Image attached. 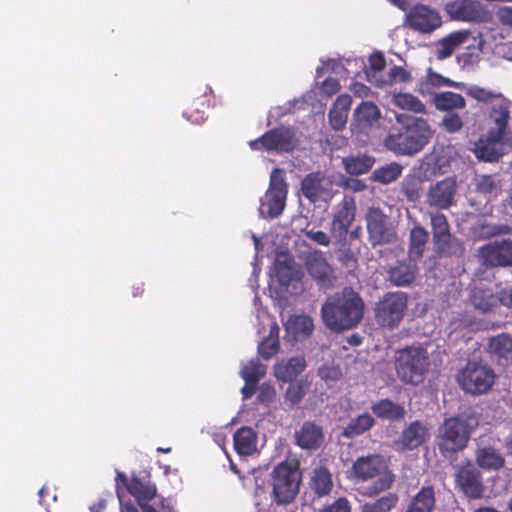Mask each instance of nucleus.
<instances>
[{
  "mask_svg": "<svg viewBox=\"0 0 512 512\" xmlns=\"http://www.w3.org/2000/svg\"><path fill=\"white\" fill-rule=\"evenodd\" d=\"M363 301L352 290L329 297L323 304L321 315L325 325L340 331L354 327L363 316Z\"/></svg>",
  "mask_w": 512,
  "mask_h": 512,
  "instance_id": "nucleus-1",
  "label": "nucleus"
},
{
  "mask_svg": "<svg viewBox=\"0 0 512 512\" xmlns=\"http://www.w3.org/2000/svg\"><path fill=\"white\" fill-rule=\"evenodd\" d=\"M351 477L357 482L372 481L364 490V495L370 497L391 488L395 480L386 458L379 454L357 458L352 465Z\"/></svg>",
  "mask_w": 512,
  "mask_h": 512,
  "instance_id": "nucleus-2",
  "label": "nucleus"
},
{
  "mask_svg": "<svg viewBox=\"0 0 512 512\" xmlns=\"http://www.w3.org/2000/svg\"><path fill=\"white\" fill-rule=\"evenodd\" d=\"M116 481V493L120 503L126 505L124 501V487L127 492L135 498V501L143 512H177L166 499L157 496V489L150 481H142L136 477L128 480L125 474L118 472ZM127 504H131L127 502Z\"/></svg>",
  "mask_w": 512,
  "mask_h": 512,
  "instance_id": "nucleus-3",
  "label": "nucleus"
},
{
  "mask_svg": "<svg viewBox=\"0 0 512 512\" xmlns=\"http://www.w3.org/2000/svg\"><path fill=\"white\" fill-rule=\"evenodd\" d=\"M478 426L473 415L448 418L440 428L438 445L443 453H454L466 447L472 431Z\"/></svg>",
  "mask_w": 512,
  "mask_h": 512,
  "instance_id": "nucleus-4",
  "label": "nucleus"
},
{
  "mask_svg": "<svg viewBox=\"0 0 512 512\" xmlns=\"http://www.w3.org/2000/svg\"><path fill=\"white\" fill-rule=\"evenodd\" d=\"M396 372L401 381L412 385L423 382L429 368L427 351L420 346H409L398 351Z\"/></svg>",
  "mask_w": 512,
  "mask_h": 512,
  "instance_id": "nucleus-5",
  "label": "nucleus"
},
{
  "mask_svg": "<svg viewBox=\"0 0 512 512\" xmlns=\"http://www.w3.org/2000/svg\"><path fill=\"white\" fill-rule=\"evenodd\" d=\"M301 474L294 461L279 463L272 472L274 499L278 504L291 502L299 491Z\"/></svg>",
  "mask_w": 512,
  "mask_h": 512,
  "instance_id": "nucleus-6",
  "label": "nucleus"
},
{
  "mask_svg": "<svg viewBox=\"0 0 512 512\" xmlns=\"http://www.w3.org/2000/svg\"><path fill=\"white\" fill-rule=\"evenodd\" d=\"M431 136L432 130L428 123L422 118H417L405 136L396 137L389 134L386 145L399 154L412 155L419 152L429 142Z\"/></svg>",
  "mask_w": 512,
  "mask_h": 512,
  "instance_id": "nucleus-7",
  "label": "nucleus"
},
{
  "mask_svg": "<svg viewBox=\"0 0 512 512\" xmlns=\"http://www.w3.org/2000/svg\"><path fill=\"white\" fill-rule=\"evenodd\" d=\"M287 193L285 172L278 168L273 169L270 174L269 187L260 199V215L264 218L278 217L285 208Z\"/></svg>",
  "mask_w": 512,
  "mask_h": 512,
  "instance_id": "nucleus-8",
  "label": "nucleus"
},
{
  "mask_svg": "<svg viewBox=\"0 0 512 512\" xmlns=\"http://www.w3.org/2000/svg\"><path fill=\"white\" fill-rule=\"evenodd\" d=\"M298 143L299 139L293 127L280 126L267 131L255 140H251L249 146L252 150L285 153L295 149Z\"/></svg>",
  "mask_w": 512,
  "mask_h": 512,
  "instance_id": "nucleus-9",
  "label": "nucleus"
},
{
  "mask_svg": "<svg viewBox=\"0 0 512 512\" xmlns=\"http://www.w3.org/2000/svg\"><path fill=\"white\" fill-rule=\"evenodd\" d=\"M493 370L480 362L470 361L460 371L457 381L460 387L471 394H481L491 388L494 383Z\"/></svg>",
  "mask_w": 512,
  "mask_h": 512,
  "instance_id": "nucleus-10",
  "label": "nucleus"
},
{
  "mask_svg": "<svg viewBox=\"0 0 512 512\" xmlns=\"http://www.w3.org/2000/svg\"><path fill=\"white\" fill-rule=\"evenodd\" d=\"M408 298L404 292H389L377 303L375 318L384 327L395 328L399 325L407 309Z\"/></svg>",
  "mask_w": 512,
  "mask_h": 512,
  "instance_id": "nucleus-11",
  "label": "nucleus"
},
{
  "mask_svg": "<svg viewBox=\"0 0 512 512\" xmlns=\"http://www.w3.org/2000/svg\"><path fill=\"white\" fill-rule=\"evenodd\" d=\"M381 118L379 107L371 101H362L353 111L350 131L359 143H366Z\"/></svg>",
  "mask_w": 512,
  "mask_h": 512,
  "instance_id": "nucleus-12",
  "label": "nucleus"
},
{
  "mask_svg": "<svg viewBox=\"0 0 512 512\" xmlns=\"http://www.w3.org/2000/svg\"><path fill=\"white\" fill-rule=\"evenodd\" d=\"M270 277L272 281L277 280L280 286L292 295H298L304 290L303 273L287 255L277 257Z\"/></svg>",
  "mask_w": 512,
  "mask_h": 512,
  "instance_id": "nucleus-13",
  "label": "nucleus"
},
{
  "mask_svg": "<svg viewBox=\"0 0 512 512\" xmlns=\"http://www.w3.org/2000/svg\"><path fill=\"white\" fill-rule=\"evenodd\" d=\"M254 307L256 310V318L258 321V333H262L268 328L269 334L259 343L258 352L264 359L273 357L279 349V327L272 317L267 313L259 301V297H254Z\"/></svg>",
  "mask_w": 512,
  "mask_h": 512,
  "instance_id": "nucleus-14",
  "label": "nucleus"
},
{
  "mask_svg": "<svg viewBox=\"0 0 512 512\" xmlns=\"http://www.w3.org/2000/svg\"><path fill=\"white\" fill-rule=\"evenodd\" d=\"M433 239L437 251L443 255H461L464 251L461 241L453 238L449 231V224L444 214H431Z\"/></svg>",
  "mask_w": 512,
  "mask_h": 512,
  "instance_id": "nucleus-15",
  "label": "nucleus"
},
{
  "mask_svg": "<svg viewBox=\"0 0 512 512\" xmlns=\"http://www.w3.org/2000/svg\"><path fill=\"white\" fill-rule=\"evenodd\" d=\"M301 191L312 203L328 202L334 194L332 178L320 171L310 173L302 180Z\"/></svg>",
  "mask_w": 512,
  "mask_h": 512,
  "instance_id": "nucleus-16",
  "label": "nucleus"
},
{
  "mask_svg": "<svg viewBox=\"0 0 512 512\" xmlns=\"http://www.w3.org/2000/svg\"><path fill=\"white\" fill-rule=\"evenodd\" d=\"M366 224L372 245L389 243L396 239V233L388 217L376 207L366 213Z\"/></svg>",
  "mask_w": 512,
  "mask_h": 512,
  "instance_id": "nucleus-17",
  "label": "nucleus"
},
{
  "mask_svg": "<svg viewBox=\"0 0 512 512\" xmlns=\"http://www.w3.org/2000/svg\"><path fill=\"white\" fill-rule=\"evenodd\" d=\"M504 146V135L489 129L474 142L472 151L477 159L492 163L503 156Z\"/></svg>",
  "mask_w": 512,
  "mask_h": 512,
  "instance_id": "nucleus-18",
  "label": "nucleus"
},
{
  "mask_svg": "<svg viewBox=\"0 0 512 512\" xmlns=\"http://www.w3.org/2000/svg\"><path fill=\"white\" fill-rule=\"evenodd\" d=\"M446 12L451 19L464 22H484L489 13L478 0H456L446 4Z\"/></svg>",
  "mask_w": 512,
  "mask_h": 512,
  "instance_id": "nucleus-19",
  "label": "nucleus"
},
{
  "mask_svg": "<svg viewBox=\"0 0 512 512\" xmlns=\"http://www.w3.org/2000/svg\"><path fill=\"white\" fill-rule=\"evenodd\" d=\"M479 257L486 266L504 267L512 265V240L494 241L480 247Z\"/></svg>",
  "mask_w": 512,
  "mask_h": 512,
  "instance_id": "nucleus-20",
  "label": "nucleus"
},
{
  "mask_svg": "<svg viewBox=\"0 0 512 512\" xmlns=\"http://www.w3.org/2000/svg\"><path fill=\"white\" fill-rule=\"evenodd\" d=\"M305 267L309 275L320 288L327 289L333 285V269L321 251L314 250L304 256Z\"/></svg>",
  "mask_w": 512,
  "mask_h": 512,
  "instance_id": "nucleus-21",
  "label": "nucleus"
},
{
  "mask_svg": "<svg viewBox=\"0 0 512 512\" xmlns=\"http://www.w3.org/2000/svg\"><path fill=\"white\" fill-rule=\"evenodd\" d=\"M450 156L444 149H435L426 155L418 166L417 175L423 180H431L450 170Z\"/></svg>",
  "mask_w": 512,
  "mask_h": 512,
  "instance_id": "nucleus-22",
  "label": "nucleus"
},
{
  "mask_svg": "<svg viewBox=\"0 0 512 512\" xmlns=\"http://www.w3.org/2000/svg\"><path fill=\"white\" fill-rule=\"evenodd\" d=\"M408 25L419 32L430 33L440 27L442 21L439 13L428 6L416 5L406 15Z\"/></svg>",
  "mask_w": 512,
  "mask_h": 512,
  "instance_id": "nucleus-23",
  "label": "nucleus"
},
{
  "mask_svg": "<svg viewBox=\"0 0 512 512\" xmlns=\"http://www.w3.org/2000/svg\"><path fill=\"white\" fill-rule=\"evenodd\" d=\"M457 191V184L453 178H446L432 185L427 193V203L440 209L449 208Z\"/></svg>",
  "mask_w": 512,
  "mask_h": 512,
  "instance_id": "nucleus-24",
  "label": "nucleus"
},
{
  "mask_svg": "<svg viewBox=\"0 0 512 512\" xmlns=\"http://www.w3.org/2000/svg\"><path fill=\"white\" fill-rule=\"evenodd\" d=\"M356 204L353 198H345L340 208L334 214L331 223L332 235L342 240L346 237L348 230L355 219Z\"/></svg>",
  "mask_w": 512,
  "mask_h": 512,
  "instance_id": "nucleus-25",
  "label": "nucleus"
},
{
  "mask_svg": "<svg viewBox=\"0 0 512 512\" xmlns=\"http://www.w3.org/2000/svg\"><path fill=\"white\" fill-rule=\"evenodd\" d=\"M266 374V366L261 364L258 359H251L241 365L240 375L245 381L241 389L242 397L247 400L252 397L261 378Z\"/></svg>",
  "mask_w": 512,
  "mask_h": 512,
  "instance_id": "nucleus-26",
  "label": "nucleus"
},
{
  "mask_svg": "<svg viewBox=\"0 0 512 512\" xmlns=\"http://www.w3.org/2000/svg\"><path fill=\"white\" fill-rule=\"evenodd\" d=\"M469 301L481 313H487L499 305L497 293L486 284H474L470 289Z\"/></svg>",
  "mask_w": 512,
  "mask_h": 512,
  "instance_id": "nucleus-27",
  "label": "nucleus"
},
{
  "mask_svg": "<svg viewBox=\"0 0 512 512\" xmlns=\"http://www.w3.org/2000/svg\"><path fill=\"white\" fill-rule=\"evenodd\" d=\"M456 483L460 490L470 498H479L483 493L479 472L473 466L460 468L456 474Z\"/></svg>",
  "mask_w": 512,
  "mask_h": 512,
  "instance_id": "nucleus-28",
  "label": "nucleus"
},
{
  "mask_svg": "<svg viewBox=\"0 0 512 512\" xmlns=\"http://www.w3.org/2000/svg\"><path fill=\"white\" fill-rule=\"evenodd\" d=\"M353 63L355 66L363 67L367 80L378 87V80H382L386 73V61L382 53L374 52L371 54L368 59V65L365 64L362 58L347 61L348 65H352Z\"/></svg>",
  "mask_w": 512,
  "mask_h": 512,
  "instance_id": "nucleus-29",
  "label": "nucleus"
},
{
  "mask_svg": "<svg viewBox=\"0 0 512 512\" xmlns=\"http://www.w3.org/2000/svg\"><path fill=\"white\" fill-rule=\"evenodd\" d=\"M351 103L352 99L348 94H341L337 97L328 113V120L332 129L341 131L345 128Z\"/></svg>",
  "mask_w": 512,
  "mask_h": 512,
  "instance_id": "nucleus-30",
  "label": "nucleus"
},
{
  "mask_svg": "<svg viewBox=\"0 0 512 512\" xmlns=\"http://www.w3.org/2000/svg\"><path fill=\"white\" fill-rule=\"evenodd\" d=\"M488 351L502 366L512 362V338L507 334H499L489 340Z\"/></svg>",
  "mask_w": 512,
  "mask_h": 512,
  "instance_id": "nucleus-31",
  "label": "nucleus"
},
{
  "mask_svg": "<svg viewBox=\"0 0 512 512\" xmlns=\"http://www.w3.org/2000/svg\"><path fill=\"white\" fill-rule=\"evenodd\" d=\"M473 185L476 192L482 194L488 201L496 198L502 191V182L497 174H476Z\"/></svg>",
  "mask_w": 512,
  "mask_h": 512,
  "instance_id": "nucleus-32",
  "label": "nucleus"
},
{
  "mask_svg": "<svg viewBox=\"0 0 512 512\" xmlns=\"http://www.w3.org/2000/svg\"><path fill=\"white\" fill-rule=\"evenodd\" d=\"M510 118V101L503 96L496 97L491 104L490 119L494 127L490 129L505 135V131Z\"/></svg>",
  "mask_w": 512,
  "mask_h": 512,
  "instance_id": "nucleus-33",
  "label": "nucleus"
},
{
  "mask_svg": "<svg viewBox=\"0 0 512 512\" xmlns=\"http://www.w3.org/2000/svg\"><path fill=\"white\" fill-rule=\"evenodd\" d=\"M234 448L241 456H250L257 452L258 437L251 427H241L233 437Z\"/></svg>",
  "mask_w": 512,
  "mask_h": 512,
  "instance_id": "nucleus-34",
  "label": "nucleus"
},
{
  "mask_svg": "<svg viewBox=\"0 0 512 512\" xmlns=\"http://www.w3.org/2000/svg\"><path fill=\"white\" fill-rule=\"evenodd\" d=\"M305 366L306 362L302 356L281 360L274 367V375L278 380L291 382L304 370Z\"/></svg>",
  "mask_w": 512,
  "mask_h": 512,
  "instance_id": "nucleus-35",
  "label": "nucleus"
},
{
  "mask_svg": "<svg viewBox=\"0 0 512 512\" xmlns=\"http://www.w3.org/2000/svg\"><path fill=\"white\" fill-rule=\"evenodd\" d=\"M417 273L415 260L409 258L408 262H398L391 267L388 274L390 281L396 286H406L410 284Z\"/></svg>",
  "mask_w": 512,
  "mask_h": 512,
  "instance_id": "nucleus-36",
  "label": "nucleus"
},
{
  "mask_svg": "<svg viewBox=\"0 0 512 512\" xmlns=\"http://www.w3.org/2000/svg\"><path fill=\"white\" fill-rule=\"evenodd\" d=\"M289 335L296 341L307 338L313 331V321L304 315H293L284 323Z\"/></svg>",
  "mask_w": 512,
  "mask_h": 512,
  "instance_id": "nucleus-37",
  "label": "nucleus"
},
{
  "mask_svg": "<svg viewBox=\"0 0 512 512\" xmlns=\"http://www.w3.org/2000/svg\"><path fill=\"white\" fill-rule=\"evenodd\" d=\"M435 503L434 488L425 486L413 496L405 512H433Z\"/></svg>",
  "mask_w": 512,
  "mask_h": 512,
  "instance_id": "nucleus-38",
  "label": "nucleus"
},
{
  "mask_svg": "<svg viewBox=\"0 0 512 512\" xmlns=\"http://www.w3.org/2000/svg\"><path fill=\"white\" fill-rule=\"evenodd\" d=\"M296 441L302 448L314 449L322 442V430L319 426L307 422L296 433Z\"/></svg>",
  "mask_w": 512,
  "mask_h": 512,
  "instance_id": "nucleus-39",
  "label": "nucleus"
},
{
  "mask_svg": "<svg viewBox=\"0 0 512 512\" xmlns=\"http://www.w3.org/2000/svg\"><path fill=\"white\" fill-rule=\"evenodd\" d=\"M432 87H454V88H462L464 86L463 83L452 81L442 75L433 72L431 69L428 70L427 76L425 80H422L418 83L417 91L422 95H432L433 92L431 90Z\"/></svg>",
  "mask_w": 512,
  "mask_h": 512,
  "instance_id": "nucleus-40",
  "label": "nucleus"
},
{
  "mask_svg": "<svg viewBox=\"0 0 512 512\" xmlns=\"http://www.w3.org/2000/svg\"><path fill=\"white\" fill-rule=\"evenodd\" d=\"M427 437V429L420 422L411 423L402 433L401 445L406 449L420 446Z\"/></svg>",
  "mask_w": 512,
  "mask_h": 512,
  "instance_id": "nucleus-41",
  "label": "nucleus"
},
{
  "mask_svg": "<svg viewBox=\"0 0 512 512\" xmlns=\"http://www.w3.org/2000/svg\"><path fill=\"white\" fill-rule=\"evenodd\" d=\"M433 103L440 111L463 109L466 106L462 95L450 91L433 94Z\"/></svg>",
  "mask_w": 512,
  "mask_h": 512,
  "instance_id": "nucleus-42",
  "label": "nucleus"
},
{
  "mask_svg": "<svg viewBox=\"0 0 512 512\" xmlns=\"http://www.w3.org/2000/svg\"><path fill=\"white\" fill-rule=\"evenodd\" d=\"M333 487L332 477L328 469L315 468L311 477V488L318 495L323 496L331 492Z\"/></svg>",
  "mask_w": 512,
  "mask_h": 512,
  "instance_id": "nucleus-43",
  "label": "nucleus"
},
{
  "mask_svg": "<svg viewBox=\"0 0 512 512\" xmlns=\"http://www.w3.org/2000/svg\"><path fill=\"white\" fill-rule=\"evenodd\" d=\"M343 165L347 173L360 175L367 173L374 164V158L365 154L350 156L343 159Z\"/></svg>",
  "mask_w": 512,
  "mask_h": 512,
  "instance_id": "nucleus-44",
  "label": "nucleus"
},
{
  "mask_svg": "<svg viewBox=\"0 0 512 512\" xmlns=\"http://www.w3.org/2000/svg\"><path fill=\"white\" fill-rule=\"evenodd\" d=\"M477 464L485 469H499L504 464V458L492 447L479 448L477 451Z\"/></svg>",
  "mask_w": 512,
  "mask_h": 512,
  "instance_id": "nucleus-45",
  "label": "nucleus"
},
{
  "mask_svg": "<svg viewBox=\"0 0 512 512\" xmlns=\"http://www.w3.org/2000/svg\"><path fill=\"white\" fill-rule=\"evenodd\" d=\"M428 240V233L422 227H414L410 233L409 258L411 260L419 259L424 251Z\"/></svg>",
  "mask_w": 512,
  "mask_h": 512,
  "instance_id": "nucleus-46",
  "label": "nucleus"
},
{
  "mask_svg": "<svg viewBox=\"0 0 512 512\" xmlns=\"http://www.w3.org/2000/svg\"><path fill=\"white\" fill-rule=\"evenodd\" d=\"M392 103L400 109L414 113H424L426 110L425 105L416 96L410 93L394 94Z\"/></svg>",
  "mask_w": 512,
  "mask_h": 512,
  "instance_id": "nucleus-47",
  "label": "nucleus"
},
{
  "mask_svg": "<svg viewBox=\"0 0 512 512\" xmlns=\"http://www.w3.org/2000/svg\"><path fill=\"white\" fill-rule=\"evenodd\" d=\"M399 498L395 493H388L373 502L361 506L362 512H390L397 504Z\"/></svg>",
  "mask_w": 512,
  "mask_h": 512,
  "instance_id": "nucleus-48",
  "label": "nucleus"
},
{
  "mask_svg": "<svg viewBox=\"0 0 512 512\" xmlns=\"http://www.w3.org/2000/svg\"><path fill=\"white\" fill-rule=\"evenodd\" d=\"M374 424V419L369 413H364L351 419L344 429V436L353 437L369 430Z\"/></svg>",
  "mask_w": 512,
  "mask_h": 512,
  "instance_id": "nucleus-49",
  "label": "nucleus"
},
{
  "mask_svg": "<svg viewBox=\"0 0 512 512\" xmlns=\"http://www.w3.org/2000/svg\"><path fill=\"white\" fill-rule=\"evenodd\" d=\"M374 414L386 419H398L403 416L404 410L390 400H381L372 406Z\"/></svg>",
  "mask_w": 512,
  "mask_h": 512,
  "instance_id": "nucleus-50",
  "label": "nucleus"
},
{
  "mask_svg": "<svg viewBox=\"0 0 512 512\" xmlns=\"http://www.w3.org/2000/svg\"><path fill=\"white\" fill-rule=\"evenodd\" d=\"M402 173V166L390 163L373 171L372 179L382 184H388L396 180Z\"/></svg>",
  "mask_w": 512,
  "mask_h": 512,
  "instance_id": "nucleus-51",
  "label": "nucleus"
},
{
  "mask_svg": "<svg viewBox=\"0 0 512 512\" xmlns=\"http://www.w3.org/2000/svg\"><path fill=\"white\" fill-rule=\"evenodd\" d=\"M411 78L410 72L401 66L394 65L385 73L382 80H378V87L390 86L395 83H407Z\"/></svg>",
  "mask_w": 512,
  "mask_h": 512,
  "instance_id": "nucleus-52",
  "label": "nucleus"
},
{
  "mask_svg": "<svg viewBox=\"0 0 512 512\" xmlns=\"http://www.w3.org/2000/svg\"><path fill=\"white\" fill-rule=\"evenodd\" d=\"M476 42V48L480 52H486L492 50L497 41V32L495 30L483 29L475 37H472Z\"/></svg>",
  "mask_w": 512,
  "mask_h": 512,
  "instance_id": "nucleus-53",
  "label": "nucleus"
},
{
  "mask_svg": "<svg viewBox=\"0 0 512 512\" xmlns=\"http://www.w3.org/2000/svg\"><path fill=\"white\" fill-rule=\"evenodd\" d=\"M344 70L350 73L341 62L334 59H329L326 62L323 61L322 65L316 68V79H319L320 77L329 73L341 75Z\"/></svg>",
  "mask_w": 512,
  "mask_h": 512,
  "instance_id": "nucleus-54",
  "label": "nucleus"
},
{
  "mask_svg": "<svg viewBox=\"0 0 512 512\" xmlns=\"http://www.w3.org/2000/svg\"><path fill=\"white\" fill-rule=\"evenodd\" d=\"M421 179L416 177H407L403 182V191L411 201H417L420 198Z\"/></svg>",
  "mask_w": 512,
  "mask_h": 512,
  "instance_id": "nucleus-55",
  "label": "nucleus"
},
{
  "mask_svg": "<svg viewBox=\"0 0 512 512\" xmlns=\"http://www.w3.org/2000/svg\"><path fill=\"white\" fill-rule=\"evenodd\" d=\"M467 95L470 97L481 101V102H492L495 100L496 97H500V94H496L493 91L487 90L485 88L472 85L466 89Z\"/></svg>",
  "mask_w": 512,
  "mask_h": 512,
  "instance_id": "nucleus-56",
  "label": "nucleus"
},
{
  "mask_svg": "<svg viewBox=\"0 0 512 512\" xmlns=\"http://www.w3.org/2000/svg\"><path fill=\"white\" fill-rule=\"evenodd\" d=\"M441 125L447 132L456 133L461 130L463 120L457 113H448L443 117Z\"/></svg>",
  "mask_w": 512,
  "mask_h": 512,
  "instance_id": "nucleus-57",
  "label": "nucleus"
},
{
  "mask_svg": "<svg viewBox=\"0 0 512 512\" xmlns=\"http://www.w3.org/2000/svg\"><path fill=\"white\" fill-rule=\"evenodd\" d=\"M472 34L469 30H458L450 33L445 37V44L451 45L455 50L465 44L470 38Z\"/></svg>",
  "mask_w": 512,
  "mask_h": 512,
  "instance_id": "nucleus-58",
  "label": "nucleus"
},
{
  "mask_svg": "<svg viewBox=\"0 0 512 512\" xmlns=\"http://www.w3.org/2000/svg\"><path fill=\"white\" fill-rule=\"evenodd\" d=\"M341 86L337 79L331 76H327L325 80H323L319 85V92L321 96L325 98H330L335 95Z\"/></svg>",
  "mask_w": 512,
  "mask_h": 512,
  "instance_id": "nucleus-59",
  "label": "nucleus"
},
{
  "mask_svg": "<svg viewBox=\"0 0 512 512\" xmlns=\"http://www.w3.org/2000/svg\"><path fill=\"white\" fill-rule=\"evenodd\" d=\"M301 233L311 240L312 242L321 245L328 246L330 244V237L327 233L321 230L309 229L308 227L302 229Z\"/></svg>",
  "mask_w": 512,
  "mask_h": 512,
  "instance_id": "nucleus-60",
  "label": "nucleus"
},
{
  "mask_svg": "<svg viewBox=\"0 0 512 512\" xmlns=\"http://www.w3.org/2000/svg\"><path fill=\"white\" fill-rule=\"evenodd\" d=\"M252 240H253L254 247L256 250V255H255V261L252 263L253 270H252L251 277L249 278V286L252 288L253 291H256V289L258 288V279L257 278L260 273V268H259L258 264L256 263L257 258H258V253L260 251V239L255 234H252Z\"/></svg>",
  "mask_w": 512,
  "mask_h": 512,
  "instance_id": "nucleus-61",
  "label": "nucleus"
},
{
  "mask_svg": "<svg viewBox=\"0 0 512 512\" xmlns=\"http://www.w3.org/2000/svg\"><path fill=\"white\" fill-rule=\"evenodd\" d=\"M318 375L325 382H334L341 377V371L334 365H323L318 370Z\"/></svg>",
  "mask_w": 512,
  "mask_h": 512,
  "instance_id": "nucleus-62",
  "label": "nucleus"
},
{
  "mask_svg": "<svg viewBox=\"0 0 512 512\" xmlns=\"http://www.w3.org/2000/svg\"><path fill=\"white\" fill-rule=\"evenodd\" d=\"M321 512H351V505L347 498L339 497L333 503L325 506Z\"/></svg>",
  "mask_w": 512,
  "mask_h": 512,
  "instance_id": "nucleus-63",
  "label": "nucleus"
},
{
  "mask_svg": "<svg viewBox=\"0 0 512 512\" xmlns=\"http://www.w3.org/2000/svg\"><path fill=\"white\" fill-rule=\"evenodd\" d=\"M304 396L303 387L300 384L290 385L285 393V400L290 402L291 405H295L300 402Z\"/></svg>",
  "mask_w": 512,
  "mask_h": 512,
  "instance_id": "nucleus-64",
  "label": "nucleus"
}]
</instances>
